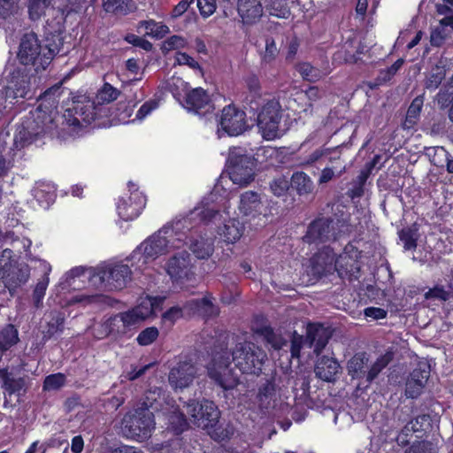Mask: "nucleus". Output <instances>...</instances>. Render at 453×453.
<instances>
[{"label":"nucleus","mask_w":453,"mask_h":453,"mask_svg":"<svg viewBox=\"0 0 453 453\" xmlns=\"http://www.w3.org/2000/svg\"><path fill=\"white\" fill-rule=\"evenodd\" d=\"M364 313L366 318H371L373 320L381 319L387 316V311L378 307H368L365 309Z\"/></svg>","instance_id":"obj_61"},{"label":"nucleus","mask_w":453,"mask_h":453,"mask_svg":"<svg viewBox=\"0 0 453 453\" xmlns=\"http://www.w3.org/2000/svg\"><path fill=\"white\" fill-rule=\"evenodd\" d=\"M131 280V270L127 265L110 264L96 269L91 277V284L108 290L122 289Z\"/></svg>","instance_id":"obj_8"},{"label":"nucleus","mask_w":453,"mask_h":453,"mask_svg":"<svg viewBox=\"0 0 453 453\" xmlns=\"http://www.w3.org/2000/svg\"><path fill=\"white\" fill-rule=\"evenodd\" d=\"M264 0H238V13L244 23H255L264 12Z\"/></svg>","instance_id":"obj_24"},{"label":"nucleus","mask_w":453,"mask_h":453,"mask_svg":"<svg viewBox=\"0 0 453 453\" xmlns=\"http://www.w3.org/2000/svg\"><path fill=\"white\" fill-rule=\"evenodd\" d=\"M30 273L27 265L15 266L10 263L8 266L4 285L13 295L14 291L24 285L29 279Z\"/></svg>","instance_id":"obj_25"},{"label":"nucleus","mask_w":453,"mask_h":453,"mask_svg":"<svg viewBox=\"0 0 453 453\" xmlns=\"http://www.w3.org/2000/svg\"><path fill=\"white\" fill-rule=\"evenodd\" d=\"M157 107V102H155V101L146 102L138 110V111L136 113V118L141 120L143 119L146 116H148Z\"/></svg>","instance_id":"obj_60"},{"label":"nucleus","mask_w":453,"mask_h":453,"mask_svg":"<svg viewBox=\"0 0 453 453\" xmlns=\"http://www.w3.org/2000/svg\"><path fill=\"white\" fill-rule=\"evenodd\" d=\"M19 0H0V17L6 18L18 10Z\"/></svg>","instance_id":"obj_56"},{"label":"nucleus","mask_w":453,"mask_h":453,"mask_svg":"<svg viewBox=\"0 0 453 453\" xmlns=\"http://www.w3.org/2000/svg\"><path fill=\"white\" fill-rule=\"evenodd\" d=\"M267 10L272 16L277 18H288L290 14L287 0H272L267 5Z\"/></svg>","instance_id":"obj_41"},{"label":"nucleus","mask_w":453,"mask_h":453,"mask_svg":"<svg viewBox=\"0 0 453 453\" xmlns=\"http://www.w3.org/2000/svg\"><path fill=\"white\" fill-rule=\"evenodd\" d=\"M195 308L203 315L211 317L218 314V309L212 304L208 297L192 301Z\"/></svg>","instance_id":"obj_48"},{"label":"nucleus","mask_w":453,"mask_h":453,"mask_svg":"<svg viewBox=\"0 0 453 453\" xmlns=\"http://www.w3.org/2000/svg\"><path fill=\"white\" fill-rule=\"evenodd\" d=\"M448 36L449 33L446 27L439 23V26L431 32L430 42L433 46L440 47L443 44Z\"/></svg>","instance_id":"obj_51"},{"label":"nucleus","mask_w":453,"mask_h":453,"mask_svg":"<svg viewBox=\"0 0 453 453\" xmlns=\"http://www.w3.org/2000/svg\"><path fill=\"white\" fill-rule=\"evenodd\" d=\"M270 188H271L272 192L275 196H281L288 189V181L284 177H279V178L274 179L271 182Z\"/></svg>","instance_id":"obj_54"},{"label":"nucleus","mask_w":453,"mask_h":453,"mask_svg":"<svg viewBox=\"0 0 453 453\" xmlns=\"http://www.w3.org/2000/svg\"><path fill=\"white\" fill-rule=\"evenodd\" d=\"M155 425L153 412L148 408L138 407L123 417L121 432L127 438L143 441L151 435Z\"/></svg>","instance_id":"obj_5"},{"label":"nucleus","mask_w":453,"mask_h":453,"mask_svg":"<svg viewBox=\"0 0 453 453\" xmlns=\"http://www.w3.org/2000/svg\"><path fill=\"white\" fill-rule=\"evenodd\" d=\"M189 249L198 259H206L213 253V242L211 239L200 236L191 241Z\"/></svg>","instance_id":"obj_30"},{"label":"nucleus","mask_w":453,"mask_h":453,"mask_svg":"<svg viewBox=\"0 0 453 453\" xmlns=\"http://www.w3.org/2000/svg\"><path fill=\"white\" fill-rule=\"evenodd\" d=\"M198 366L188 357H180L171 368L168 383L174 389L189 388L198 376Z\"/></svg>","instance_id":"obj_11"},{"label":"nucleus","mask_w":453,"mask_h":453,"mask_svg":"<svg viewBox=\"0 0 453 453\" xmlns=\"http://www.w3.org/2000/svg\"><path fill=\"white\" fill-rule=\"evenodd\" d=\"M280 119V103L275 100L267 102L257 116V126L265 139L273 140L280 135L279 129Z\"/></svg>","instance_id":"obj_12"},{"label":"nucleus","mask_w":453,"mask_h":453,"mask_svg":"<svg viewBox=\"0 0 453 453\" xmlns=\"http://www.w3.org/2000/svg\"><path fill=\"white\" fill-rule=\"evenodd\" d=\"M407 453H434L433 447L430 443L421 441L412 445Z\"/></svg>","instance_id":"obj_64"},{"label":"nucleus","mask_w":453,"mask_h":453,"mask_svg":"<svg viewBox=\"0 0 453 453\" xmlns=\"http://www.w3.org/2000/svg\"><path fill=\"white\" fill-rule=\"evenodd\" d=\"M144 205L145 197L141 193L134 192L127 198L121 197L118 203L117 210L119 217L127 221L137 218Z\"/></svg>","instance_id":"obj_20"},{"label":"nucleus","mask_w":453,"mask_h":453,"mask_svg":"<svg viewBox=\"0 0 453 453\" xmlns=\"http://www.w3.org/2000/svg\"><path fill=\"white\" fill-rule=\"evenodd\" d=\"M430 375L429 366L420 364L410 374L405 388V395L410 398L418 397L426 386Z\"/></svg>","instance_id":"obj_21"},{"label":"nucleus","mask_w":453,"mask_h":453,"mask_svg":"<svg viewBox=\"0 0 453 453\" xmlns=\"http://www.w3.org/2000/svg\"><path fill=\"white\" fill-rule=\"evenodd\" d=\"M446 70L443 66L435 65L431 69L425 81V88L435 90L445 79Z\"/></svg>","instance_id":"obj_34"},{"label":"nucleus","mask_w":453,"mask_h":453,"mask_svg":"<svg viewBox=\"0 0 453 453\" xmlns=\"http://www.w3.org/2000/svg\"><path fill=\"white\" fill-rule=\"evenodd\" d=\"M181 240L174 238L173 230L164 228L144 241L132 254V259L142 261V265L168 252L171 248H179Z\"/></svg>","instance_id":"obj_4"},{"label":"nucleus","mask_w":453,"mask_h":453,"mask_svg":"<svg viewBox=\"0 0 453 453\" xmlns=\"http://www.w3.org/2000/svg\"><path fill=\"white\" fill-rule=\"evenodd\" d=\"M65 383V376L63 373H55L45 378L43 390L53 391L61 388Z\"/></svg>","instance_id":"obj_47"},{"label":"nucleus","mask_w":453,"mask_h":453,"mask_svg":"<svg viewBox=\"0 0 453 453\" xmlns=\"http://www.w3.org/2000/svg\"><path fill=\"white\" fill-rule=\"evenodd\" d=\"M158 335V329L155 326H150L138 334L136 341L141 346H148L153 343L157 339Z\"/></svg>","instance_id":"obj_46"},{"label":"nucleus","mask_w":453,"mask_h":453,"mask_svg":"<svg viewBox=\"0 0 453 453\" xmlns=\"http://www.w3.org/2000/svg\"><path fill=\"white\" fill-rule=\"evenodd\" d=\"M165 298L149 296H142L138 304L123 312L110 318L104 324L109 334L123 335L136 328L145 319L154 315L161 309Z\"/></svg>","instance_id":"obj_2"},{"label":"nucleus","mask_w":453,"mask_h":453,"mask_svg":"<svg viewBox=\"0 0 453 453\" xmlns=\"http://www.w3.org/2000/svg\"><path fill=\"white\" fill-rule=\"evenodd\" d=\"M96 114L95 103L86 100L77 103L73 109L66 110L59 119L62 120L63 129L67 127L70 132H75L82 123H91Z\"/></svg>","instance_id":"obj_13"},{"label":"nucleus","mask_w":453,"mask_h":453,"mask_svg":"<svg viewBox=\"0 0 453 453\" xmlns=\"http://www.w3.org/2000/svg\"><path fill=\"white\" fill-rule=\"evenodd\" d=\"M166 272L174 280L189 279L193 274L189 254L181 251L171 257L166 265Z\"/></svg>","instance_id":"obj_19"},{"label":"nucleus","mask_w":453,"mask_h":453,"mask_svg":"<svg viewBox=\"0 0 453 453\" xmlns=\"http://www.w3.org/2000/svg\"><path fill=\"white\" fill-rule=\"evenodd\" d=\"M392 358L393 354L391 352H387L384 355L380 356L370 368L366 376V380L369 382L372 381L379 375V373L389 364Z\"/></svg>","instance_id":"obj_39"},{"label":"nucleus","mask_w":453,"mask_h":453,"mask_svg":"<svg viewBox=\"0 0 453 453\" xmlns=\"http://www.w3.org/2000/svg\"><path fill=\"white\" fill-rule=\"evenodd\" d=\"M61 51L58 44L46 43L42 45L34 33L26 34L19 43L18 58L23 65H32L35 71L45 70L51 63L55 55Z\"/></svg>","instance_id":"obj_3"},{"label":"nucleus","mask_w":453,"mask_h":453,"mask_svg":"<svg viewBox=\"0 0 453 453\" xmlns=\"http://www.w3.org/2000/svg\"><path fill=\"white\" fill-rule=\"evenodd\" d=\"M216 192H212L208 197L204 198L202 205L196 207L191 212V216L200 217L202 221L209 222L219 216V208L216 205H211V203L215 201Z\"/></svg>","instance_id":"obj_29"},{"label":"nucleus","mask_w":453,"mask_h":453,"mask_svg":"<svg viewBox=\"0 0 453 453\" xmlns=\"http://www.w3.org/2000/svg\"><path fill=\"white\" fill-rule=\"evenodd\" d=\"M333 221L328 219H318L310 224L303 237L305 242L320 243L335 239L333 233Z\"/></svg>","instance_id":"obj_18"},{"label":"nucleus","mask_w":453,"mask_h":453,"mask_svg":"<svg viewBox=\"0 0 453 453\" xmlns=\"http://www.w3.org/2000/svg\"><path fill=\"white\" fill-rule=\"evenodd\" d=\"M207 372L209 378L224 390L232 389L238 384V375L231 367L230 353L227 350L213 355L207 365Z\"/></svg>","instance_id":"obj_9"},{"label":"nucleus","mask_w":453,"mask_h":453,"mask_svg":"<svg viewBox=\"0 0 453 453\" xmlns=\"http://www.w3.org/2000/svg\"><path fill=\"white\" fill-rule=\"evenodd\" d=\"M238 210L242 215L250 219L260 215L265 216L266 208L259 194L254 191H245L240 196Z\"/></svg>","instance_id":"obj_16"},{"label":"nucleus","mask_w":453,"mask_h":453,"mask_svg":"<svg viewBox=\"0 0 453 453\" xmlns=\"http://www.w3.org/2000/svg\"><path fill=\"white\" fill-rule=\"evenodd\" d=\"M3 387L4 388V391L9 395H12L13 394H19L25 387V381L23 379L19 378H11L9 376H5L4 379Z\"/></svg>","instance_id":"obj_44"},{"label":"nucleus","mask_w":453,"mask_h":453,"mask_svg":"<svg viewBox=\"0 0 453 453\" xmlns=\"http://www.w3.org/2000/svg\"><path fill=\"white\" fill-rule=\"evenodd\" d=\"M298 72L303 79L309 81H314L319 77V70L308 63L299 65Z\"/></svg>","instance_id":"obj_55"},{"label":"nucleus","mask_w":453,"mask_h":453,"mask_svg":"<svg viewBox=\"0 0 453 453\" xmlns=\"http://www.w3.org/2000/svg\"><path fill=\"white\" fill-rule=\"evenodd\" d=\"M436 156H440L441 159H445L447 171L449 173H453V158L450 154L443 148L437 147L436 148Z\"/></svg>","instance_id":"obj_63"},{"label":"nucleus","mask_w":453,"mask_h":453,"mask_svg":"<svg viewBox=\"0 0 453 453\" xmlns=\"http://www.w3.org/2000/svg\"><path fill=\"white\" fill-rule=\"evenodd\" d=\"M184 407L187 414L190 417V421L197 427L208 430L209 434H211V429L216 427L220 412L214 403L208 400L201 402L192 400Z\"/></svg>","instance_id":"obj_10"},{"label":"nucleus","mask_w":453,"mask_h":453,"mask_svg":"<svg viewBox=\"0 0 453 453\" xmlns=\"http://www.w3.org/2000/svg\"><path fill=\"white\" fill-rule=\"evenodd\" d=\"M63 91L61 84H56L48 88L40 96V105L36 110V117L35 118V127L27 126L19 131L15 136L14 142L18 145L21 143V147L33 142L32 137H27V134L38 136L42 134H52L58 127V122L61 119L54 110L57 108Z\"/></svg>","instance_id":"obj_1"},{"label":"nucleus","mask_w":453,"mask_h":453,"mask_svg":"<svg viewBox=\"0 0 453 453\" xmlns=\"http://www.w3.org/2000/svg\"><path fill=\"white\" fill-rule=\"evenodd\" d=\"M120 95V91L110 83H104L97 91L96 100L99 104H110L115 101Z\"/></svg>","instance_id":"obj_35"},{"label":"nucleus","mask_w":453,"mask_h":453,"mask_svg":"<svg viewBox=\"0 0 453 453\" xmlns=\"http://www.w3.org/2000/svg\"><path fill=\"white\" fill-rule=\"evenodd\" d=\"M187 41L179 35H173L166 39L162 45V50L165 53L185 48Z\"/></svg>","instance_id":"obj_50"},{"label":"nucleus","mask_w":453,"mask_h":453,"mask_svg":"<svg viewBox=\"0 0 453 453\" xmlns=\"http://www.w3.org/2000/svg\"><path fill=\"white\" fill-rule=\"evenodd\" d=\"M230 356L242 372L256 375L262 372L266 360V354L262 349L246 341L237 343Z\"/></svg>","instance_id":"obj_7"},{"label":"nucleus","mask_w":453,"mask_h":453,"mask_svg":"<svg viewBox=\"0 0 453 453\" xmlns=\"http://www.w3.org/2000/svg\"><path fill=\"white\" fill-rule=\"evenodd\" d=\"M449 292L445 290L442 286H435L425 293V298L438 299L441 301H448L449 299Z\"/></svg>","instance_id":"obj_52"},{"label":"nucleus","mask_w":453,"mask_h":453,"mask_svg":"<svg viewBox=\"0 0 453 453\" xmlns=\"http://www.w3.org/2000/svg\"><path fill=\"white\" fill-rule=\"evenodd\" d=\"M399 238L403 242L405 250H414L417 247V232L411 228L402 229Z\"/></svg>","instance_id":"obj_49"},{"label":"nucleus","mask_w":453,"mask_h":453,"mask_svg":"<svg viewBox=\"0 0 453 453\" xmlns=\"http://www.w3.org/2000/svg\"><path fill=\"white\" fill-rule=\"evenodd\" d=\"M366 361L367 359L365 358V354H356L348 362L349 374L351 375L352 378L362 377V375L364 374V368L366 364Z\"/></svg>","instance_id":"obj_37"},{"label":"nucleus","mask_w":453,"mask_h":453,"mask_svg":"<svg viewBox=\"0 0 453 453\" xmlns=\"http://www.w3.org/2000/svg\"><path fill=\"white\" fill-rule=\"evenodd\" d=\"M340 369V365L335 358L323 356L318 359L314 372L320 380L332 382L335 380Z\"/></svg>","instance_id":"obj_23"},{"label":"nucleus","mask_w":453,"mask_h":453,"mask_svg":"<svg viewBox=\"0 0 453 453\" xmlns=\"http://www.w3.org/2000/svg\"><path fill=\"white\" fill-rule=\"evenodd\" d=\"M175 60L178 65H186L192 69H198L202 72L200 65L192 57L187 53L177 51L175 55Z\"/></svg>","instance_id":"obj_57"},{"label":"nucleus","mask_w":453,"mask_h":453,"mask_svg":"<svg viewBox=\"0 0 453 453\" xmlns=\"http://www.w3.org/2000/svg\"><path fill=\"white\" fill-rule=\"evenodd\" d=\"M219 127L230 136L240 135L249 127L246 113L234 105L225 106L221 111Z\"/></svg>","instance_id":"obj_14"},{"label":"nucleus","mask_w":453,"mask_h":453,"mask_svg":"<svg viewBox=\"0 0 453 453\" xmlns=\"http://www.w3.org/2000/svg\"><path fill=\"white\" fill-rule=\"evenodd\" d=\"M197 6L204 18L210 17L216 11L215 0H197Z\"/></svg>","instance_id":"obj_58"},{"label":"nucleus","mask_w":453,"mask_h":453,"mask_svg":"<svg viewBox=\"0 0 453 453\" xmlns=\"http://www.w3.org/2000/svg\"><path fill=\"white\" fill-rule=\"evenodd\" d=\"M18 340V331L12 325H7L0 329V350L10 349Z\"/></svg>","instance_id":"obj_33"},{"label":"nucleus","mask_w":453,"mask_h":453,"mask_svg":"<svg viewBox=\"0 0 453 453\" xmlns=\"http://www.w3.org/2000/svg\"><path fill=\"white\" fill-rule=\"evenodd\" d=\"M96 274V270L92 268L75 267L69 272V277L74 279L76 277H83L91 282V277Z\"/></svg>","instance_id":"obj_59"},{"label":"nucleus","mask_w":453,"mask_h":453,"mask_svg":"<svg viewBox=\"0 0 453 453\" xmlns=\"http://www.w3.org/2000/svg\"><path fill=\"white\" fill-rule=\"evenodd\" d=\"M49 6L48 0H29L28 12L32 19H40Z\"/></svg>","instance_id":"obj_45"},{"label":"nucleus","mask_w":453,"mask_h":453,"mask_svg":"<svg viewBox=\"0 0 453 453\" xmlns=\"http://www.w3.org/2000/svg\"><path fill=\"white\" fill-rule=\"evenodd\" d=\"M163 395V390L160 388H154L148 390L145 393L144 400L140 408H150L157 409L158 406H161V399Z\"/></svg>","instance_id":"obj_40"},{"label":"nucleus","mask_w":453,"mask_h":453,"mask_svg":"<svg viewBox=\"0 0 453 453\" xmlns=\"http://www.w3.org/2000/svg\"><path fill=\"white\" fill-rule=\"evenodd\" d=\"M184 106L190 111L198 112L202 109L209 111L211 108L209 96L204 89L195 88L187 94Z\"/></svg>","instance_id":"obj_26"},{"label":"nucleus","mask_w":453,"mask_h":453,"mask_svg":"<svg viewBox=\"0 0 453 453\" xmlns=\"http://www.w3.org/2000/svg\"><path fill=\"white\" fill-rule=\"evenodd\" d=\"M102 6L105 12L126 16L137 10L134 0H102Z\"/></svg>","instance_id":"obj_28"},{"label":"nucleus","mask_w":453,"mask_h":453,"mask_svg":"<svg viewBox=\"0 0 453 453\" xmlns=\"http://www.w3.org/2000/svg\"><path fill=\"white\" fill-rule=\"evenodd\" d=\"M50 280L48 273H45L37 282L33 293V301L35 307H41L42 299L45 296L46 289L48 288Z\"/></svg>","instance_id":"obj_42"},{"label":"nucleus","mask_w":453,"mask_h":453,"mask_svg":"<svg viewBox=\"0 0 453 453\" xmlns=\"http://www.w3.org/2000/svg\"><path fill=\"white\" fill-rule=\"evenodd\" d=\"M304 342L305 340L303 339V336L298 335L296 333L294 334L291 341V356L293 357H299L300 349Z\"/></svg>","instance_id":"obj_62"},{"label":"nucleus","mask_w":453,"mask_h":453,"mask_svg":"<svg viewBox=\"0 0 453 453\" xmlns=\"http://www.w3.org/2000/svg\"><path fill=\"white\" fill-rule=\"evenodd\" d=\"M256 332L262 335L268 344L274 349H280L287 344V342L281 335L275 334L271 327L263 326L257 329Z\"/></svg>","instance_id":"obj_36"},{"label":"nucleus","mask_w":453,"mask_h":453,"mask_svg":"<svg viewBox=\"0 0 453 453\" xmlns=\"http://www.w3.org/2000/svg\"><path fill=\"white\" fill-rule=\"evenodd\" d=\"M34 93L30 88L29 78L27 75L21 73L19 71L12 73V80L6 87V99L18 100L30 99Z\"/></svg>","instance_id":"obj_17"},{"label":"nucleus","mask_w":453,"mask_h":453,"mask_svg":"<svg viewBox=\"0 0 453 453\" xmlns=\"http://www.w3.org/2000/svg\"><path fill=\"white\" fill-rule=\"evenodd\" d=\"M255 159L241 148L229 150L226 173L234 185L246 187L255 180Z\"/></svg>","instance_id":"obj_6"},{"label":"nucleus","mask_w":453,"mask_h":453,"mask_svg":"<svg viewBox=\"0 0 453 453\" xmlns=\"http://www.w3.org/2000/svg\"><path fill=\"white\" fill-rule=\"evenodd\" d=\"M341 259H342V257L336 258L332 250L325 249L311 259V273L316 277L332 273L337 270V265Z\"/></svg>","instance_id":"obj_15"},{"label":"nucleus","mask_w":453,"mask_h":453,"mask_svg":"<svg viewBox=\"0 0 453 453\" xmlns=\"http://www.w3.org/2000/svg\"><path fill=\"white\" fill-rule=\"evenodd\" d=\"M244 232V225L236 219L226 220L218 229L219 235L227 243L237 242Z\"/></svg>","instance_id":"obj_27"},{"label":"nucleus","mask_w":453,"mask_h":453,"mask_svg":"<svg viewBox=\"0 0 453 453\" xmlns=\"http://www.w3.org/2000/svg\"><path fill=\"white\" fill-rule=\"evenodd\" d=\"M332 334L329 328L321 324H309L306 331L304 344L314 348V352L319 354L326 347Z\"/></svg>","instance_id":"obj_22"},{"label":"nucleus","mask_w":453,"mask_h":453,"mask_svg":"<svg viewBox=\"0 0 453 453\" xmlns=\"http://www.w3.org/2000/svg\"><path fill=\"white\" fill-rule=\"evenodd\" d=\"M436 102L441 109H445L453 102V90L443 88L436 95Z\"/></svg>","instance_id":"obj_53"},{"label":"nucleus","mask_w":453,"mask_h":453,"mask_svg":"<svg viewBox=\"0 0 453 453\" xmlns=\"http://www.w3.org/2000/svg\"><path fill=\"white\" fill-rule=\"evenodd\" d=\"M292 187L299 195H308L313 191L314 185L311 177L303 172H297L292 175Z\"/></svg>","instance_id":"obj_31"},{"label":"nucleus","mask_w":453,"mask_h":453,"mask_svg":"<svg viewBox=\"0 0 453 453\" xmlns=\"http://www.w3.org/2000/svg\"><path fill=\"white\" fill-rule=\"evenodd\" d=\"M424 104V98L422 96H418L413 99L411 105L408 108L405 120L403 124V128L410 129L413 127L418 122L422 106Z\"/></svg>","instance_id":"obj_32"},{"label":"nucleus","mask_w":453,"mask_h":453,"mask_svg":"<svg viewBox=\"0 0 453 453\" xmlns=\"http://www.w3.org/2000/svg\"><path fill=\"white\" fill-rule=\"evenodd\" d=\"M319 91L317 88L311 87L306 91H299L295 94L294 102H305L310 109L312 106V103L319 98Z\"/></svg>","instance_id":"obj_43"},{"label":"nucleus","mask_w":453,"mask_h":453,"mask_svg":"<svg viewBox=\"0 0 453 453\" xmlns=\"http://www.w3.org/2000/svg\"><path fill=\"white\" fill-rule=\"evenodd\" d=\"M140 27L145 29L147 35L161 38L168 33V27L155 20H145L140 22Z\"/></svg>","instance_id":"obj_38"}]
</instances>
